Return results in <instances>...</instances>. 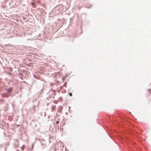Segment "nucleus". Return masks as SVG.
Instances as JSON below:
<instances>
[{
  "instance_id": "obj_2",
  "label": "nucleus",
  "mask_w": 151,
  "mask_h": 151,
  "mask_svg": "<svg viewBox=\"0 0 151 151\" xmlns=\"http://www.w3.org/2000/svg\"><path fill=\"white\" fill-rule=\"evenodd\" d=\"M59 123V122L58 121H57L56 122V123L57 124H58V123Z\"/></svg>"
},
{
  "instance_id": "obj_1",
  "label": "nucleus",
  "mask_w": 151,
  "mask_h": 151,
  "mask_svg": "<svg viewBox=\"0 0 151 151\" xmlns=\"http://www.w3.org/2000/svg\"><path fill=\"white\" fill-rule=\"evenodd\" d=\"M69 95H70V96H71L72 95V93H69Z\"/></svg>"
}]
</instances>
